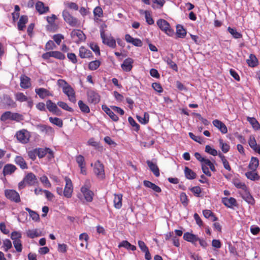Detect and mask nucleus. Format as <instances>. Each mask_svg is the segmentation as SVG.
I'll return each instance as SVG.
<instances>
[{
	"mask_svg": "<svg viewBox=\"0 0 260 260\" xmlns=\"http://www.w3.org/2000/svg\"><path fill=\"white\" fill-rule=\"evenodd\" d=\"M57 84L59 87L62 88V92L68 96V100L70 102L75 103L76 99L74 88L63 79H58Z\"/></svg>",
	"mask_w": 260,
	"mask_h": 260,
	"instance_id": "f257e3e1",
	"label": "nucleus"
},
{
	"mask_svg": "<svg viewBox=\"0 0 260 260\" xmlns=\"http://www.w3.org/2000/svg\"><path fill=\"white\" fill-rule=\"evenodd\" d=\"M62 16L64 21L70 26L76 27L80 25L78 19L73 16L67 10L62 11Z\"/></svg>",
	"mask_w": 260,
	"mask_h": 260,
	"instance_id": "f03ea898",
	"label": "nucleus"
},
{
	"mask_svg": "<svg viewBox=\"0 0 260 260\" xmlns=\"http://www.w3.org/2000/svg\"><path fill=\"white\" fill-rule=\"evenodd\" d=\"M0 120L2 121L11 120L16 122H20L23 120V116L18 113H12L11 111H6L2 114L1 116Z\"/></svg>",
	"mask_w": 260,
	"mask_h": 260,
	"instance_id": "7ed1b4c3",
	"label": "nucleus"
},
{
	"mask_svg": "<svg viewBox=\"0 0 260 260\" xmlns=\"http://www.w3.org/2000/svg\"><path fill=\"white\" fill-rule=\"evenodd\" d=\"M15 137L20 143L25 144L29 141L30 134L27 130L22 129L16 132Z\"/></svg>",
	"mask_w": 260,
	"mask_h": 260,
	"instance_id": "20e7f679",
	"label": "nucleus"
},
{
	"mask_svg": "<svg viewBox=\"0 0 260 260\" xmlns=\"http://www.w3.org/2000/svg\"><path fill=\"white\" fill-rule=\"evenodd\" d=\"M100 32L103 44L112 48H115L116 47V40L111 35H106L103 29L101 30Z\"/></svg>",
	"mask_w": 260,
	"mask_h": 260,
	"instance_id": "39448f33",
	"label": "nucleus"
},
{
	"mask_svg": "<svg viewBox=\"0 0 260 260\" xmlns=\"http://www.w3.org/2000/svg\"><path fill=\"white\" fill-rule=\"evenodd\" d=\"M156 24L159 28L166 34L169 36L173 35V30L171 28L170 24L166 20L159 19L157 21Z\"/></svg>",
	"mask_w": 260,
	"mask_h": 260,
	"instance_id": "423d86ee",
	"label": "nucleus"
},
{
	"mask_svg": "<svg viewBox=\"0 0 260 260\" xmlns=\"http://www.w3.org/2000/svg\"><path fill=\"white\" fill-rule=\"evenodd\" d=\"M81 191L84 196L85 200L88 202H91L93 200L94 193L90 190L89 182H86V184L81 188Z\"/></svg>",
	"mask_w": 260,
	"mask_h": 260,
	"instance_id": "0eeeda50",
	"label": "nucleus"
},
{
	"mask_svg": "<svg viewBox=\"0 0 260 260\" xmlns=\"http://www.w3.org/2000/svg\"><path fill=\"white\" fill-rule=\"evenodd\" d=\"M51 57L59 60H63L66 57L64 54L58 51H49L42 55V58L46 60L49 59Z\"/></svg>",
	"mask_w": 260,
	"mask_h": 260,
	"instance_id": "6e6552de",
	"label": "nucleus"
},
{
	"mask_svg": "<svg viewBox=\"0 0 260 260\" xmlns=\"http://www.w3.org/2000/svg\"><path fill=\"white\" fill-rule=\"evenodd\" d=\"M5 196L7 199L16 203L21 201L20 195L18 192L13 189H6Z\"/></svg>",
	"mask_w": 260,
	"mask_h": 260,
	"instance_id": "1a4fd4ad",
	"label": "nucleus"
},
{
	"mask_svg": "<svg viewBox=\"0 0 260 260\" xmlns=\"http://www.w3.org/2000/svg\"><path fill=\"white\" fill-rule=\"evenodd\" d=\"M57 19L56 16L54 14H52L51 16L46 17V20L48 23L47 25L48 30L55 32L58 29V25L55 23V20Z\"/></svg>",
	"mask_w": 260,
	"mask_h": 260,
	"instance_id": "9d476101",
	"label": "nucleus"
},
{
	"mask_svg": "<svg viewBox=\"0 0 260 260\" xmlns=\"http://www.w3.org/2000/svg\"><path fill=\"white\" fill-rule=\"evenodd\" d=\"M66 185L63 191V195L67 198H70L73 191V186L71 180L68 178H65Z\"/></svg>",
	"mask_w": 260,
	"mask_h": 260,
	"instance_id": "9b49d317",
	"label": "nucleus"
},
{
	"mask_svg": "<svg viewBox=\"0 0 260 260\" xmlns=\"http://www.w3.org/2000/svg\"><path fill=\"white\" fill-rule=\"evenodd\" d=\"M87 100L89 103L96 104L100 101V96L98 93L90 90L87 92Z\"/></svg>",
	"mask_w": 260,
	"mask_h": 260,
	"instance_id": "f8f14e48",
	"label": "nucleus"
},
{
	"mask_svg": "<svg viewBox=\"0 0 260 260\" xmlns=\"http://www.w3.org/2000/svg\"><path fill=\"white\" fill-rule=\"evenodd\" d=\"M93 170L94 173L98 177L101 178L104 177L105 173L104 166L99 160H97L95 162Z\"/></svg>",
	"mask_w": 260,
	"mask_h": 260,
	"instance_id": "ddd939ff",
	"label": "nucleus"
},
{
	"mask_svg": "<svg viewBox=\"0 0 260 260\" xmlns=\"http://www.w3.org/2000/svg\"><path fill=\"white\" fill-rule=\"evenodd\" d=\"M183 239L185 241L191 243L196 246L197 245V242L199 240L198 236L189 232H186L184 234Z\"/></svg>",
	"mask_w": 260,
	"mask_h": 260,
	"instance_id": "4468645a",
	"label": "nucleus"
},
{
	"mask_svg": "<svg viewBox=\"0 0 260 260\" xmlns=\"http://www.w3.org/2000/svg\"><path fill=\"white\" fill-rule=\"evenodd\" d=\"M212 123L222 134H225L228 133L226 126L220 120L218 119L214 120L212 121Z\"/></svg>",
	"mask_w": 260,
	"mask_h": 260,
	"instance_id": "2eb2a0df",
	"label": "nucleus"
},
{
	"mask_svg": "<svg viewBox=\"0 0 260 260\" xmlns=\"http://www.w3.org/2000/svg\"><path fill=\"white\" fill-rule=\"evenodd\" d=\"M35 7L36 11L40 15L49 12L50 10L49 7L45 6L44 3L41 1H38L36 3Z\"/></svg>",
	"mask_w": 260,
	"mask_h": 260,
	"instance_id": "dca6fc26",
	"label": "nucleus"
},
{
	"mask_svg": "<svg viewBox=\"0 0 260 260\" xmlns=\"http://www.w3.org/2000/svg\"><path fill=\"white\" fill-rule=\"evenodd\" d=\"M76 160L80 168L81 173L82 174H86V162L84 156L82 155H77Z\"/></svg>",
	"mask_w": 260,
	"mask_h": 260,
	"instance_id": "f3484780",
	"label": "nucleus"
},
{
	"mask_svg": "<svg viewBox=\"0 0 260 260\" xmlns=\"http://www.w3.org/2000/svg\"><path fill=\"white\" fill-rule=\"evenodd\" d=\"M35 92L40 98L44 99L46 97L52 96L53 94L47 89L44 88H38L35 89Z\"/></svg>",
	"mask_w": 260,
	"mask_h": 260,
	"instance_id": "a211bd4d",
	"label": "nucleus"
},
{
	"mask_svg": "<svg viewBox=\"0 0 260 260\" xmlns=\"http://www.w3.org/2000/svg\"><path fill=\"white\" fill-rule=\"evenodd\" d=\"M221 201L223 205L228 208H232L233 206H236L237 205L236 200L233 197L230 198H222Z\"/></svg>",
	"mask_w": 260,
	"mask_h": 260,
	"instance_id": "6ab92c4d",
	"label": "nucleus"
},
{
	"mask_svg": "<svg viewBox=\"0 0 260 260\" xmlns=\"http://www.w3.org/2000/svg\"><path fill=\"white\" fill-rule=\"evenodd\" d=\"M46 106L50 112L56 115H58L59 113L60 112V110L58 109L57 105L50 100H48L46 102Z\"/></svg>",
	"mask_w": 260,
	"mask_h": 260,
	"instance_id": "aec40b11",
	"label": "nucleus"
},
{
	"mask_svg": "<svg viewBox=\"0 0 260 260\" xmlns=\"http://www.w3.org/2000/svg\"><path fill=\"white\" fill-rule=\"evenodd\" d=\"M20 87L24 89H27L31 86L30 79L26 75H22L20 77Z\"/></svg>",
	"mask_w": 260,
	"mask_h": 260,
	"instance_id": "412c9836",
	"label": "nucleus"
},
{
	"mask_svg": "<svg viewBox=\"0 0 260 260\" xmlns=\"http://www.w3.org/2000/svg\"><path fill=\"white\" fill-rule=\"evenodd\" d=\"M3 103L8 107L12 108H16L17 104L13 99L9 95L5 94L3 96Z\"/></svg>",
	"mask_w": 260,
	"mask_h": 260,
	"instance_id": "4be33fe9",
	"label": "nucleus"
},
{
	"mask_svg": "<svg viewBox=\"0 0 260 260\" xmlns=\"http://www.w3.org/2000/svg\"><path fill=\"white\" fill-rule=\"evenodd\" d=\"M134 60L131 58L125 59L121 64L122 69L125 72H129L133 68Z\"/></svg>",
	"mask_w": 260,
	"mask_h": 260,
	"instance_id": "5701e85b",
	"label": "nucleus"
},
{
	"mask_svg": "<svg viewBox=\"0 0 260 260\" xmlns=\"http://www.w3.org/2000/svg\"><path fill=\"white\" fill-rule=\"evenodd\" d=\"M79 56L82 58H89L92 57V53L89 49L85 47L81 46L79 48Z\"/></svg>",
	"mask_w": 260,
	"mask_h": 260,
	"instance_id": "b1692460",
	"label": "nucleus"
},
{
	"mask_svg": "<svg viewBox=\"0 0 260 260\" xmlns=\"http://www.w3.org/2000/svg\"><path fill=\"white\" fill-rule=\"evenodd\" d=\"M102 110L114 121H117L119 119L118 116L106 105H102Z\"/></svg>",
	"mask_w": 260,
	"mask_h": 260,
	"instance_id": "393cba45",
	"label": "nucleus"
},
{
	"mask_svg": "<svg viewBox=\"0 0 260 260\" xmlns=\"http://www.w3.org/2000/svg\"><path fill=\"white\" fill-rule=\"evenodd\" d=\"M26 183L29 185H34L37 183V179L35 174L29 173L24 178Z\"/></svg>",
	"mask_w": 260,
	"mask_h": 260,
	"instance_id": "a878e982",
	"label": "nucleus"
},
{
	"mask_svg": "<svg viewBox=\"0 0 260 260\" xmlns=\"http://www.w3.org/2000/svg\"><path fill=\"white\" fill-rule=\"evenodd\" d=\"M147 164L149 167L150 170L153 172L154 175L156 177H158L160 175L159 170L156 164L150 160H147Z\"/></svg>",
	"mask_w": 260,
	"mask_h": 260,
	"instance_id": "bb28decb",
	"label": "nucleus"
},
{
	"mask_svg": "<svg viewBox=\"0 0 260 260\" xmlns=\"http://www.w3.org/2000/svg\"><path fill=\"white\" fill-rule=\"evenodd\" d=\"M16 170V167L12 164H7L4 166L3 169V174L4 176L11 175Z\"/></svg>",
	"mask_w": 260,
	"mask_h": 260,
	"instance_id": "cd10ccee",
	"label": "nucleus"
},
{
	"mask_svg": "<svg viewBox=\"0 0 260 260\" xmlns=\"http://www.w3.org/2000/svg\"><path fill=\"white\" fill-rule=\"evenodd\" d=\"M122 194H115L114 199V206L116 209H120L122 207Z\"/></svg>",
	"mask_w": 260,
	"mask_h": 260,
	"instance_id": "c85d7f7f",
	"label": "nucleus"
},
{
	"mask_svg": "<svg viewBox=\"0 0 260 260\" xmlns=\"http://www.w3.org/2000/svg\"><path fill=\"white\" fill-rule=\"evenodd\" d=\"M243 191L244 192L241 193L243 199L249 204H253L254 203V200L248 190V188L246 190H243Z\"/></svg>",
	"mask_w": 260,
	"mask_h": 260,
	"instance_id": "c756f323",
	"label": "nucleus"
},
{
	"mask_svg": "<svg viewBox=\"0 0 260 260\" xmlns=\"http://www.w3.org/2000/svg\"><path fill=\"white\" fill-rule=\"evenodd\" d=\"M144 185L146 187L151 188L154 191L159 193L161 191V188L154 183L147 180H145L143 182Z\"/></svg>",
	"mask_w": 260,
	"mask_h": 260,
	"instance_id": "7c9ffc66",
	"label": "nucleus"
},
{
	"mask_svg": "<svg viewBox=\"0 0 260 260\" xmlns=\"http://www.w3.org/2000/svg\"><path fill=\"white\" fill-rule=\"evenodd\" d=\"M246 177L252 181L258 180L260 176L255 170H251L245 173Z\"/></svg>",
	"mask_w": 260,
	"mask_h": 260,
	"instance_id": "2f4dec72",
	"label": "nucleus"
},
{
	"mask_svg": "<svg viewBox=\"0 0 260 260\" xmlns=\"http://www.w3.org/2000/svg\"><path fill=\"white\" fill-rule=\"evenodd\" d=\"M28 22V17L26 15H22L20 17L18 22V29L19 30H23L25 28V24Z\"/></svg>",
	"mask_w": 260,
	"mask_h": 260,
	"instance_id": "473e14b6",
	"label": "nucleus"
},
{
	"mask_svg": "<svg viewBox=\"0 0 260 260\" xmlns=\"http://www.w3.org/2000/svg\"><path fill=\"white\" fill-rule=\"evenodd\" d=\"M184 174L185 177L189 180L194 179L196 178L197 175L192 170L187 167L184 168Z\"/></svg>",
	"mask_w": 260,
	"mask_h": 260,
	"instance_id": "72a5a7b5",
	"label": "nucleus"
},
{
	"mask_svg": "<svg viewBox=\"0 0 260 260\" xmlns=\"http://www.w3.org/2000/svg\"><path fill=\"white\" fill-rule=\"evenodd\" d=\"M71 37L72 38H75L76 37L80 41H83L85 39V35L83 34V31L80 30H78V29L73 30L71 32Z\"/></svg>",
	"mask_w": 260,
	"mask_h": 260,
	"instance_id": "f704fd0d",
	"label": "nucleus"
},
{
	"mask_svg": "<svg viewBox=\"0 0 260 260\" xmlns=\"http://www.w3.org/2000/svg\"><path fill=\"white\" fill-rule=\"evenodd\" d=\"M118 247H124L127 250H131L135 251L136 250V247L135 245H132L129 242L126 240H123L118 245Z\"/></svg>",
	"mask_w": 260,
	"mask_h": 260,
	"instance_id": "c9c22d12",
	"label": "nucleus"
},
{
	"mask_svg": "<svg viewBox=\"0 0 260 260\" xmlns=\"http://www.w3.org/2000/svg\"><path fill=\"white\" fill-rule=\"evenodd\" d=\"M259 165V160L257 158L252 157L248 165V168L250 170H255Z\"/></svg>",
	"mask_w": 260,
	"mask_h": 260,
	"instance_id": "e433bc0d",
	"label": "nucleus"
},
{
	"mask_svg": "<svg viewBox=\"0 0 260 260\" xmlns=\"http://www.w3.org/2000/svg\"><path fill=\"white\" fill-rule=\"evenodd\" d=\"M247 120L250 123L254 130H260V124L255 118L248 117Z\"/></svg>",
	"mask_w": 260,
	"mask_h": 260,
	"instance_id": "4c0bfd02",
	"label": "nucleus"
},
{
	"mask_svg": "<svg viewBox=\"0 0 260 260\" xmlns=\"http://www.w3.org/2000/svg\"><path fill=\"white\" fill-rule=\"evenodd\" d=\"M15 162L17 165H19L20 168L22 169H25L27 168V165L24 159V158L20 156H17L15 158Z\"/></svg>",
	"mask_w": 260,
	"mask_h": 260,
	"instance_id": "58836bf2",
	"label": "nucleus"
},
{
	"mask_svg": "<svg viewBox=\"0 0 260 260\" xmlns=\"http://www.w3.org/2000/svg\"><path fill=\"white\" fill-rule=\"evenodd\" d=\"M247 62L249 67H255L257 66L258 60L254 55L250 54Z\"/></svg>",
	"mask_w": 260,
	"mask_h": 260,
	"instance_id": "ea45409f",
	"label": "nucleus"
},
{
	"mask_svg": "<svg viewBox=\"0 0 260 260\" xmlns=\"http://www.w3.org/2000/svg\"><path fill=\"white\" fill-rule=\"evenodd\" d=\"M219 147L223 153H226L229 151L230 146L228 143L224 142L222 139H220L219 140Z\"/></svg>",
	"mask_w": 260,
	"mask_h": 260,
	"instance_id": "a19ab883",
	"label": "nucleus"
},
{
	"mask_svg": "<svg viewBox=\"0 0 260 260\" xmlns=\"http://www.w3.org/2000/svg\"><path fill=\"white\" fill-rule=\"evenodd\" d=\"M203 214L204 217L206 218H209L211 217V220L213 221L217 220L218 218L215 214L210 210H204L203 211Z\"/></svg>",
	"mask_w": 260,
	"mask_h": 260,
	"instance_id": "79ce46f5",
	"label": "nucleus"
},
{
	"mask_svg": "<svg viewBox=\"0 0 260 260\" xmlns=\"http://www.w3.org/2000/svg\"><path fill=\"white\" fill-rule=\"evenodd\" d=\"M79 107L82 112L84 113H89L90 112V108L87 105L85 104L82 101L80 100L78 102Z\"/></svg>",
	"mask_w": 260,
	"mask_h": 260,
	"instance_id": "37998d69",
	"label": "nucleus"
},
{
	"mask_svg": "<svg viewBox=\"0 0 260 260\" xmlns=\"http://www.w3.org/2000/svg\"><path fill=\"white\" fill-rule=\"evenodd\" d=\"M218 157L221 159L222 162L223 164V165L224 166V168L228 170L231 171V166L228 162V161L225 158V156L222 154L221 152L218 153Z\"/></svg>",
	"mask_w": 260,
	"mask_h": 260,
	"instance_id": "c03bdc74",
	"label": "nucleus"
},
{
	"mask_svg": "<svg viewBox=\"0 0 260 260\" xmlns=\"http://www.w3.org/2000/svg\"><path fill=\"white\" fill-rule=\"evenodd\" d=\"M176 35L178 37L184 38L186 35V30L181 25H177L176 27Z\"/></svg>",
	"mask_w": 260,
	"mask_h": 260,
	"instance_id": "a18cd8bd",
	"label": "nucleus"
},
{
	"mask_svg": "<svg viewBox=\"0 0 260 260\" xmlns=\"http://www.w3.org/2000/svg\"><path fill=\"white\" fill-rule=\"evenodd\" d=\"M233 184L237 188H240L243 191L246 190L247 189V186L245 183L240 181L238 179H234L233 180Z\"/></svg>",
	"mask_w": 260,
	"mask_h": 260,
	"instance_id": "49530a36",
	"label": "nucleus"
},
{
	"mask_svg": "<svg viewBox=\"0 0 260 260\" xmlns=\"http://www.w3.org/2000/svg\"><path fill=\"white\" fill-rule=\"evenodd\" d=\"M49 120L51 123L59 127H62L63 126L62 120L59 118L50 117L49 118Z\"/></svg>",
	"mask_w": 260,
	"mask_h": 260,
	"instance_id": "de8ad7c7",
	"label": "nucleus"
},
{
	"mask_svg": "<svg viewBox=\"0 0 260 260\" xmlns=\"http://www.w3.org/2000/svg\"><path fill=\"white\" fill-rule=\"evenodd\" d=\"M25 210L29 213L30 217L33 220L35 221H38L40 220V216L37 212L31 210L29 208H26Z\"/></svg>",
	"mask_w": 260,
	"mask_h": 260,
	"instance_id": "09e8293b",
	"label": "nucleus"
},
{
	"mask_svg": "<svg viewBox=\"0 0 260 260\" xmlns=\"http://www.w3.org/2000/svg\"><path fill=\"white\" fill-rule=\"evenodd\" d=\"M15 97L16 101L19 102H23L25 101H27L28 100V98L22 92H17L15 94Z\"/></svg>",
	"mask_w": 260,
	"mask_h": 260,
	"instance_id": "8fccbe9b",
	"label": "nucleus"
},
{
	"mask_svg": "<svg viewBox=\"0 0 260 260\" xmlns=\"http://www.w3.org/2000/svg\"><path fill=\"white\" fill-rule=\"evenodd\" d=\"M228 30L235 39H240L242 37V35L241 33L238 32L235 28L229 27Z\"/></svg>",
	"mask_w": 260,
	"mask_h": 260,
	"instance_id": "3c124183",
	"label": "nucleus"
},
{
	"mask_svg": "<svg viewBox=\"0 0 260 260\" xmlns=\"http://www.w3.org/2000/svg\"><path fill=\"white\" fill-rule=\"evenodd\" d=\"M39 126L40 131L42 132H45L46 133H53L54 132V129L50 126L43 124L40 125Z\"/></svg>",
	"mask_w": 260,
	"mask_h": 260,
	"instance_id": "603ef678",
	"label": "nucleus"
},
{
	"mask_svg": "<svg viewBox=\"0 0 260 260\" xmlns=\"http://www.w3.org/2000/svg\"><path fill=\"white\" fill-rule=\"evenodd\" d=\"M101 65V61L96 60L89 62L88 68L90 70L94 71L96 70Z\"/></svg>",
	"mask_w": 260,
	"mask_h": 260,
	"instance_id": "864d4df0",
	"label": "nucleus"
},
{
	"mask_svg": "<svg viewBox=\"0 0 260 260\" xmlns=\"http://www.w3.org/2000/svg\"><path fill=\"white\" fill-rule=\"evenodd\" d=\"M165 61L169 66L170 68L176 72H178V67L176 63H175L171 58L166 57L165 59Z\"/></svg>",
	"mask_w": 260,
	"mask_h": 260,
	"instance_id": "5fc2aeb1",
	"label": "nucleus"
},
{
	"mask_svg": "<svg viewBox=\"0 0 260 260\" xmlns=\"http://www.w3.org/2000/svg\"><path fill=\"white\" fill-rule=\"evenodd\" d=\"M137 118L142 124H147L149 121V115L148 113L145 112L144 114L143 117L140 116H137Z\"/></svg>",
	"mask_w": 260,
	"mask_h": 260,
	"instance_id": "6e6d98bb",
	"label": "nucleus"
},
{
	"mask_svg": "<svg viewBox=\"0 0 260 260\" xmlns=\"http://www.w3.org/2000/svg\"><path fill=\"white\" fill-rule=\"evenodd\" d=\"M27 236L30 238H34L38 237L40 236V234L38 232V230H29L26 232Z\"/></svg>",
	"mask_w": 260,
	"mask_h": 260,
	"instance_id": "4d7b16f0",
	"label": "nucleus"
},
{
	"mask_svg": "<svg viewBox=\"0 0 260 260\" xmlns=\"http://www.w3.org/2000/svg\"><path fill=\"white\" fill-rule=\"evenodd\" d=\"M128 121L129 124L132 125L133 129L136 132H138L140 129V125L136 122V121L132 117H129Z\"/></svg>",
	"mask_w": 260,
	"mask_h": 260,
	"instance_id": "13d9d810",
	"label": "nucleus"
},
{
	"mask_svg": "<svg viewBox=\"0 0 260 260\" xmlns=\"http://www.w3.org/2000/svg\"><path fill=\"white\" fill-rule=\"evenodd\" d=\"M48 149V148H36L37 152V155L38 156V157L40 158H42L44 157L46 155H47V154Z\"/></svg>",
	"mask_w": 260,
	"mask_h": 260,
	"instance_id": "bf43d9fd",
	"label": "nucleus"
},
{
	"mask_svg": "<svg viewBox=\"0 0 260 260\" xmlns=\"http://www.w3.org/2000/svg\"><path fill=\"white\" fill-rule=\"evenodd\" d=\"M145 17L147 23L149 25H152L154 24V20L152 17L150 12L148 11H145Z\"/></svg>",
	"mask_w": 260,
	"mask_h": 260,
	"instance_id": "052dcab7",
	"label": "nucleus"
},
{
	"mask_svg": "<svg viewBox=\"0 0 260 260\" xmlns=\"http://www.w3.org/2000/svg\"><path fill=\"white\" fill-rule=\"evenodd\" d=\"M57 105L59 107H60L61 108H62V109L66 110L67 111H69V112H73V108L69 107L68 106V105L64 102L59 101V102H57Z\"/></svg>",
	"mask_w": 260,
	"mask_h": 260,
	"instance_id": "680f3d73",
	"label": "nucleus"
},
{
	"mask_svg": "<svg viewBox=\"0 0 260 260\" xmlns=\"http://www.w3.org/2000/svg\"><path fill=\"white\" fill-rule=\"evenodd\" d=\"M205 152L213 155V156H216V155L218 156V153L217 152V151L209 145L206 146Z\"/></svg>",
	"mask_w": 260,
	"mask_h": 260,
	"instance_id": "e2e57ef3",
	"label": "nucleus"
},
{
	"mask_svg": "<svg viewBox=\"0 0 260 260\" xmlns=\"http://www.w3.org/2000/svg\"><path fill=\"white\" fill-rule=\"evenodd\" d=\"M56 46L54 42L52 40L48 41L45 46V50L46 51L52 50L55 49Z\"/></svg>",
	"mask_w": 260,
	"mask_h": 260,
	"instance_id": "0e129e2a",
	"label": "nucleus"
},
{
	"mask_svg": "<svg viewBox=\"0 0 260 260\" xmlns=\"http://www.w3.org/2000/svg\"><path fill=\"white\" fill-rule=\"evenodd\" d=\"M40 180L45 187L49 188L51 187V184L46 176L44 175L40 177Z\"/></svg>",
	"mask_w": 260,
	"mask_h": 260,
	"instance_id": "69168bd1",
	"label": "nucleus"
},
{
	"mask_svg": "<svg viewBox=\"0 0 260 260\" xmlns=\"http://www.w3.org/2000/svg\"><path fill=\"white\" fill-rule=\"evenodd\" d=\"M22 235L20 232L14 231L11 233V238L13 240V242L14 241H20L21 240Z\"/></svg>",
	"mask_w": 260,
	"mask_h": 260,
	"instance_id": "338daca9",
	"label": "nucleus"
},
{
	"mask_svg": "<svg viewBox=\"0 0 260 260\" xmlns=\"http://www.w3.org/2000/svg\"><path fill=\"white\" fill-rule=\"evenodd\" d=\"M64 5L67 8L75 11L78 10L79 8L78 5L73 2H66L64 3Z\"/></svg>",
	"mask_w": 260,
	"mask_h": 260,
	"instance_id": "774afa93",
	"label": "nucleus"
}]
</instances>
